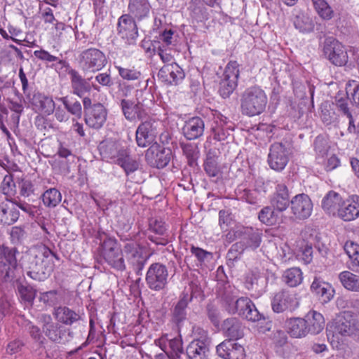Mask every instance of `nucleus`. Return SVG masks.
Here are the masks:
<instances>
[{
  "label": "nucleus",
  "mask_w": 359,
  "mask_h": 359,
  "mask_svg": "<svg viewBox=\"0 0 359 359\" xmlns=\"http://www.w3.org/2000/svg\"><path fill=\"white\" fill-rule=\"evenodd\" d=\"M52 257L57 259V255L50 250H46L41 255L30 257L29 266L27 275L36 280H45L53 271V266H46L43 264L44 258L49 261V258Z\"/></svg>",
  "instance_id": "nucleus-5"
},
{
  "label": "nucleus",
  "mask_w": 359,
  "mask_h": 359,
  "mask_svg": "<svg viewBox=\"0 0 359 359\" xmlns=\"http://www.w3.org/2000/svg\"><path fill=\"white\" fill-rule=\"evenodd\" d=\"M313 205L310 197L305 194H299L291 199V211L298 219L309 218L313 211Z\"/></svg>",
  "instance_id": "nucleus-14"
},
{
  "label": "nucleus",
  "mask_w": 359,
  "mask_h": 359,
  "mask_svg": "<svg viewBox=\"0 0 359 359\" xmlns=\"http://www.w3.org/2000/svg\"><path fill=\"white\" fill-rule=\"evenodd\" d=\"M144 98L140 100L137 97L136 101L128 99L120 100V106L125 118L130 121L136 119L142 120L147 115L146 107L149 103H152L153 95L149 92L140 91Z\"/></svg>",
  "instance_id": "nucleus-3"
},
{
  "label": "nucleus",
  "mask_w": 359,
  "mask_h": 359,
  "mask_svg": "<svg viewBox=\"0 0 359 359\" xmlns=\"http://www.w3.org/2000/svg\"><path fill=\"white\" fill-rule=\"evenodd\" d=\"M339 278L342 285L348 290L359 292V276L344 271L339 273Z\"/></svg>",
  "instance_id": "nucleus-40"
},
{
  "label": "nucleus",
  "mask_w": 359,
  "mask_h": 359,
  "mask_svg": "<svg viewBox=\"0 0 359 359\" xmlns=\"http://www.w3.org/2000/svg\"><path fill=\"white\" fill-rule=\"evenodd\" d=\"M283 280L290 287H297L302 283L303 274L299 268L292 267L284 272Z\"/></svg>",
  "instance_id": "nucleus-44"
},
{
  "label": "nucleus",
  "mask_w": 359,
  "mask_h": 359,
  "mask_svg": "<svg viewBox=\"0 0 359 359\" xmlns=\"http://www.w3.org/2000/svg\"><path fill=\"white\" fill-rule=\"evenodd\" d=\"M135 20L136 19L128 14L122 15L118 20V33L121 38L126 39L129 43H134L138 36Z\"/></svg>",
  "instance_id": "nucleus-16"
},
{
  "label": "nucleus",
  "mask_w": 359,
  "mask_h": 359,
  "mask_svg": "<svg viewBox=\"0 0 359 359\" xmlns=\"http://www.w3.org/2000/svg\"><path fill=\"white\" fill-rule=\"evenodd\" d=\"M314 149L318 157L323 158L328 151V142L326 138L323 136L316 137L314 141Z\"/></svg>",
  "instance_id": "nucleus-61"
},
{
  "label": "nucleus",
  "mask_w": 359,
  "mask_h": 359,
  "mask_svg": "<svg viewBox=\"0 0 359 359\" xmlns=\"http://www.w3.org/2000/svg\"><path fill=\"white\" fill-rule=\"evenodd\" d=\"M16 266H13L6 262H0V276L4 281H9L15 276Z\"/></svg>",
  "instance_id": "nucleus-63"
},
{
  "label": "nucleus",
  "mask_w": 359,
  "mask_h": 359,
  "mask_svg": "<svg viewBox=\"0 0 359 359\" xmlns=\"http://www.w3.org/2000/svg\"><path fill=\"white\" fill-rule=\"evenodd\" d=\"M344 249L350 259V268L353 269L359 267V245L353 241H347Z\"/></svg>",
  "instance_id": "nucleus-47"
},
{
  "label": "nucleus",
  "mask_w": 359,
  "mask_h": 359,
  "mask_svg": "<svg viewBox=\"0 0 359 359\" xmlns=\"http://www.w3.org/2000/svg\"><path fill=\"white\" fill-rule=\"evenodd\" d=\"M205 123L202 118L198 116L187 121L182 128L184 136L189 140H196L203 135Z\"/></svg>",
  "instance_id": "nucleus-27"
},
{
  "label": "nucleus",
  "mask_w": 359,
  "mask_h": 359,
  "mask_svg": "<svg viewBox=\"0 0 359 359\" xmlns=\"http://www.w3.org/2000/svg\"><path fill=\"white\" fill-rule=\"evenodd\" d=\"M120 239L126 242L123 247L124 256L129 263L136 266L137 269L141 271L143 269L147 259L143 256V251L140 245L134 240L129 239L124 235H121Z\"/></svg>",
  "instance_id": "nucleus-10"
},
{
  "label": "nucleus",
  "mask_w": 359,
  "mask_h": 359,
  "mask_svg": "<svg viewBox=\"0 0 359 359\" xmlns=\"http://www.w3.org/2000/svg\"><path fill=\"white\" fill-rule=\"evenodd\" d=\"M239 65L236 61H230L226 66L224 72V78L238 81L239 76Z\"/></svg>",
  "instance_id": "nucleus-60"
},
{
  "label": "nucleus",
  "mask_w": 359,
  "mask_h": 359,
  "mask_svg": "<svg viewBox=\"0 0 359 359\" xmlns=\"http://www.w3.org/2000/svg\"><path fill=\"white\" fill-rule=\"evenodd\" d=\"M19 217V212L14 208H10L7 204L0 205V224L11 225L15 222Z\"/></svg>",
  "instance_id": "nucleus-41"
},
{
  "label": "nucleus",
  "mask_w": 359,
  "mask_h": 359,
  "mask_svg": "<svg viewBox=\"0 0 359 359\" xmlns=\"http://www.w3.org/2000/svg\"><path fill=\"white\" fill-rule=\"evenodd\" d=\"M219 152L216 149H209L203 163L204 170L211 177H217L220 172Z\"/></svg>",
  "instance_id": "nucleus-35"
},
{
  "label": "nucleus",
  "mask_w": 359,
  "mask_h": 359,
  "mask_svg": "<svg viewBox=\"0 0 359 359\" xmlns=\"http://www.w3.org/2000/svg\"><path fill=\"white\" fill-rule=\"evenodd\" d=\"M34 55L39 60L46 63L57 62L63 66L66 64L65 61L60 59L57 56L51 55L49 52L43 49L34 50Z\"/></svg>",
  "instance_id": "nucleus-56"
},
{
  "label": "nucleus",
  "mask_w": 359,
  "mask_h": 359,
  "mask_svg": "<svg viewBox=\"0 0 359 359\" xmlns=\"http://www.w3.org/2000/svg\"><path fill=\"white\" fill-rule=\"evenodd\" d=\"M157 124L155 121L142 122L136 130V142L139 147H147L149 146L157 135Z\"/></svg>",
  "instance_id": "nucleus-15"
},
{
  "label": "nucleus",
  "mask_w": 359,
  "mask_h": 359,
  "mask_svg": "<svg viewBox=\"0 0 359 359\" xmlns=\"http://www.w3.org/2000/svg\"><path fill=\"white\" fill-rule=\"evenodd\" d=\"M245 285L248 290L255 292L257 296L261 295L264 292L266 286L262 278L254 273L246 278Z\"/></svg>",
  "instance_id": "nucleus-42"
},
{
  "label": "nucleus",
  "mask_w": 359,
  "mask_h": 359,
  "mask_svg": "<svg viewBox=\"0 0 359 359\" xmlns=\"http://www.w3.org/2000/svg\"><path fill=\"white\" fill-rule=\"evenodd\" d=\"M294 25L302 33H310L314 29L313 20L306 15H297L294 20Z\"/></svg>",
  "instance_id": "nucleus-46"
},
{
  "label": "nucleus",
  "mask_w": 359,
  "mask_h": 359,
  "mask_svg": "<svg viewBox=\"0 0 359 359\" xmlns=\"http://www.w3.org/2000/svg\"><path fill=\"white\" fill-rule=\"evenodd\" d=\"M79 64L85 73H95L102 70L107 64L105 54L96 48H89L79 55Z\"/></svg>",
  "instance_id": "nucleus-4"
},
{
  "label": "nucleus",
  "mask_w": 359,
  "mask_h": 359,
  "mask_svg": "<svg viewBox=\"0 0 359 359\" xmlns=\"http://www.w3.org/2000/svg\"><path fill=\"white\" fill-rule=\"evenodd\" d=\"M311 290L318 296L323 304L329 302L334 297V290L331 285L316 278L312 283Z\"/></svg>",
  "instance_id": "nucleus-31"
},
{
  "label": "nucleus",
  "mask_w": 359,
  "mask_h": 359,
  "mask_svg": "<svg viewBox=\"0 0 359 359\" xmlns=\"http://www.w3.org/2000/svg\"><path fill=\"white\" fill-rule=\"evenodd\" d=\"M62 200L61 193L55 188H50L42 195V201L48 208L56 207Z\"/></svg>",
  "instance_id": "nucleus-48"
},
{
  "label": "nucleus",
  "mask_w": 359,
  "mask_h": 359,
  "mask_svg": "<svg viewBox=\"0 0 359 359\" xmlns=\"http://www.w3.org/2000/svg\"><path fill=\"white\" fill-rule=\"evenodd\" d=\"M272 207L278 212H283L287 209L291 200H290V193L285 183H278L275 188V191L271 199Z\"/></svg>",
  "instance_id": "nucleus-22"
},
{
  "label": "nucleus",
  "mask_w": 359,
  "mask_h": 359,
  "mask_svg": "<svg viewBox=\"0 0 359 359\" xmlns=\"http://www.w3.org/2000/svg\"><path fill=\"white\" fill-rule=\"evenodd\" d=\"M39 301L47 306H53L59 304L60 298L56 290H50L41 293Z\"/></svg>",
  "instance_id": "nucleus-59"
},
{
  "label": "nucleus",
  "mask_w": 359,
  "mask_h": 359,
  "mask_svg": "<svg viewBox=\"0 0 359 359\" xmlns=\"http://www.w3.org/2000/svg\"><path fill=\"white\" fill-rule=\"evenodd\" d=\"M286 328L290 335L294 338H302L308 334L304 318H292L286 322Z\"/></svg>",
  "instance_id": "nucleus-36"
},
{
  "label": "nucleus",
  "mask_w": 359,
  "mask_h": 359,
  "mask_svg": "<svg viewBox=\"0 0 359 359\" xmlns=\"http://www.w3.org/2000/svg\"><path fill=\"white\" fill-rule=\"evenodd\" d=\"M341 198L340 195L334 191H329L322 201V208L329 214H334L341 206Z\"/></svg>",
  "instance_id": "nucleus-38"
},
{
  "label": "nucleus",
  "mask_w": 359,
  "mask_h": 359,
  "mask_svg": "<svg viewBox=\"0 0 359 359\" xmlns=\"http://www.w3.org/2000/svg\"><path fill=\"white\" fill-rule=\"evenodd\" d=\"M226 117L217 111H210L208 116V124L213 135V138L217 141L224 140L228 136V131L225 128Z\"/></svg>",
  "instance_id": "nucleus-20"
},
{
  "label": "nucleus",
  "mask_w": 359,
  "mask_h": 359,
  "mask_svg": "<svg viewBox=\"0 0 359 359\" xmlns=\"http://www.w3.org/2000/svg\"><path fill=\"white\" fill-rule=\"evenodd\" d=\"M323 54L336 66H344L348 60L347 51L344 45L333 37H327L323 43Z\"/></svg>",
  "instance_id": "nucleus-6"
},
{
  "label": "nucleus",
  "mask_w": 359,
  "mask_h": 359,
  "mask_svg": "<svg viewBox=\"0 0 359 359\" xmlns=\"http://www.w3.org/2000/svg\"><path fill=\"white\" fill-rule=\"evenodd\" d=\"M154 235H148V239L156 245H166L169 241L166 235L168 226L160 217H151L149 219V229Z\"/></svg>",
  "instance_id": "nucleus-18"
},
{
  "label": "nucleus",
  "mask_w": 359,
  "mask_h": 359,
  "mask_svg": "<svg viewBox=\"0 0 359 359\" xmlns=\"http://www.w3.org/2000/svg\"><path fill=\"white\" fill-rule=\"evenodd\" d=\"M346 90V94L351 96L353 102L359 107V84L353 81L347 84Z\"/></svg>",
  "instance_id": "nucleus-64"
},
{
  "label": "nucleus",
  "mask_w": 359,
  "mask_h": 359,
  "mask_svg": "<svg viewBox=\"0 0 359 359\" xmlns=\"http://www.w3.org/2000/svg\"><path fill=\"white\" fill-rule=\"evenodd\" d=\"M318 14L323 20H330L333 16V11L325 0H312Z\"/></svg>",
  "instance_id": "nucleus-52"
},
{
  "label": "nucleus",
  "mask_w": 359,
  "mask_h": 359,
  "mask_svg": "<svg viewBox=\"0 0 359 359\" xmlns=\"http://www.w3.org/2000/svg\"><path fill=\"white\" fill-rule=\"evenodd\" d=\"M38 319L45 336L52 341L60 343L65 333L62 326L58 323L53 322L49 314L43 313Z\"/></svg>",
  "instance_id": "nucleus-13"
},
{
  "label": "nucleus",
  "mask_w": 359,
  "mask_h": 359,
  "mask_svg": "<svg viewBox=\"0 0 359 359\" xmlns=\"http://www.w3.org/2000/svg\"><path fill=\"white\" fill-rule=\"evenodd\" d=\"M158 76L167 85H177L184 78V73L177 63H170L160 69Z\"/></svg>",
  "instance_id": "nucleus-21"
},
{
  "label": "nucleus",
  "mask_w": 359,
  "mask_h": 359,
  "mask_svg": "<svg viewBox=\"0 0 359 359\" xmlns=\"http://www.w3.org/2000/svg\"><path fill=\"white\" fill-rule=\"evenodd\" d=\"M236 195L238 198L250 204H256L258 201V192L255 189L251 190L239 187L236 189Z\"/></svg>",
  "instance_id": "nucleus-53"
},
{
  "label": "nucleus",
  "mask_w": 359,
  "mask_h": 359,
  "mask_svg": "<svg viewBox=\"0 0 359 359\" xmlns=\"http://www.w3.org/2000/svg\"><path fill=\"white\" fill-rule=\"evenodd\" d=\"M304 319L308 334H318L323 330L325 319L320 313L311 310L306 313Z\"/></svg>",
  "instance_id": "nucleus-29"
},
{
  "label": "nucleus",
  "mask_w": 359,
  "mask_h": 359,
  "mask_svg": "<svg viewBox=\"0 0 359 359\" xmlns=\"http://www.w3.org/2000/svg\"><path fill=\"white\" fill-rule=\"evenodd\" d=\"M193 298L192 294H189L188 292L184 291L180 297L178 302L175 305L172 311V320L179 325L187 318L186 309Z\"/></svg>",
  "instance_id": "nucleus-30"
},
{
  "label": "nucleus",
  "mask_w": 359,
  "mask_h": 359,
  "mask_svg": "<svg viewBox=\"0 0 359 359\" xmlns=\"http://www.w3.org/2000/svg\"><path fill=\"white\" fill-rule=\"evenodd\" d=\"M180 145L183 154L188 160V164L191 166L194 165L198 158L199 150L198 147L196 144L191 143H181Z\"/></svg>",
  "instance_id": "nucleus-51"
},
{
  "label": "nucleus",
  "mask_w": 359,
  "mask_h": 359,
  "mask_svg": "<svg viewBox=\"0 0 359 359\" xmlns=\"http://www.w3.org/2000/svg\"><path fill=\"white\" fill-rule=\"evenodd\" d=\"M107 112L103 104L97 103L86 111L85 121L90 128L99 129L106 121Z\"/></svg>",
  "instance_id": "nucleus-23"
},
{
  "label": "nucleus",
  "mask_w": 359,
  "mask_h": 359,
  "mask_svg": "<svg viewBox=\"0 0 359 359\" xmlns=\"http://www.w3.org/2000/svg\"><path fill=\"white\" fill-rule=\"evenodd\" d=\"M217 355L223 359H244V348L232 339H226L216 347Z\"/></svg>",
  "instance_id": "nucleus-17"
},
{
  "label": "nucleus",
  "mask_w": 359,
  "mask_h": 359,
  "mask_svg": "<svg viewBox=\"0 0 359 359\" xmlns=\"http://www.w3.org/2000/svg\"><path fill=\"white\" fill-rule=\"evenodd\" d=\"M299 304L297 294L285 290L276 293L271 301L272 309L276 313L292 311Z\"/></svg>",
  "instance_id": "nucleus-11"
},
{
  "label": "nucleus",
  "mask_w": 359,
  "mask_h": 359,
  "mask_svg": "<svg viewBox=\"0 0 359 359\" xmlns=\"http://www.w3.org/2000/svg\"><path fill=\"white\" fill-rule=\"evenodd\" d=\"M18 290L22 301L32 305L36 296V290L29 285L20 283L18 285Z\"/></svg>",
  "instance_id": "nucleus-54"
},
{
  "label": "nucleus",
  "mask_w": 359,
  "mask_h": 359,
  "mask_svg": "<svg viewBox=\"0 0 359 359\" xmlns=\"http://www.w3.org/2000/svg\"><path fill=\"white\" fill-rule=\"evenodd\" d=\"M228 310L229 313H237L239 316L249 321L256 322L262 319V315L253 302L247 297L238 299L233 306H229Z\"/></svg>",
  "instance_id": "nucleus-12"
},
{
  "label": "nucleus",
  "mask_w": 359,
  "mask_h": 359,
  "mask_svg": "<svg viewBox=\"0 0 359 359\" xmlns=\"http://www.w3.org/2000/svg\"><path fill=\"white\" fill-rule=\"evenodd\" d=\"M118 74L123 79L128 81L138 80L141 77L140 72L135 69L123 68L120 66H116Z\"/></svg>",
  "instance_id": "nucleus-62"
},
{
  "label": "nucleus",
  "mask_w": 359,
  "mask_h": 359,
  "mask_svg": "<svg viewBox=\"0 0 359 359\" xmlns=\"http://www.w3.org/2000/svg\"><path fill=\"white\" fill-rule=\"evenodd\" d=\"M172 151L170 149L150 147L147 150L145 158L147 163L152 167L163 168L170 162Z\"/></svg>",
  "instance_id": "nucleus-19"
},
{
  "label": "nucleus",
  "mask_w": 359,
  "mask_h": 359,
  "mask_svg": "<svg viewBox=\"0 0 359 359\" xmlns=\"http://www.w3.org/2000/svg\"><path fill=\"white\" fill-rule=\"evenodd\" d=\"M25 327L32 339L41 344L44 343L46 339L43 336V332L39 327L34 325L31 321H28Z\"/></svg>",
  "instance_id": "nucleus-58"
},
{
  "label": "nucleus",
  "mask_w": 359,
  "mask_h": 359,
  "mask_svg": "<svg viewBox=\"0 0 359 359\" xmlns=\"http://www.w3.org/2000/svg\"><path fill=\"white\" fill-rule=\"evenodd\" d=\"M245 249V243L244 241L236 242L233 244L229 250L226 258L228 262L238 260Z\"/></svg>",
  "instance_id": "nucleus-55"
},
{
  "label": "nucleus",
  "mask_w": 359,
  "mask_h": 359,
  "mask_svg": "<svg viewBox=\"0 0 359 359\" xmlns=\"http://www.w3.org/2000/svg\"><path fill=\"white\" fill-rule=\"evenodd\" d=\"M198 336L187 347L189 359H208L210 339L208 332L199 327L196 330Z\"/></svg>",
  "instance_id": "nucleus-7"
},
{
  "label": "nucleus",
  "mask_w": 359,
  "mask_h": 359,
  "mask_svg": "<svg viewBox=\"0 0 359 359\" xmlns=\"http://www.w3.org/2000/svg\"><path fill=\"white\" fill-rule=\"evenodd\" d=\"M68 74L70 76L71 86L74 94L81 97L85 93L90 90L89 83L76 70L71 69L68 72Z\"/></svg>",
  "instance_id": "nucleus-33"
},
{
  "label": "nucleus",
  "mask_w": 359,
  "mask_h": 359,
  "mask_svg": "<svg viewBox=\"0 0 359 359\" xmlns=\"http://www.w3.org/2000/svg\"><path fill=\"white\" fill-rule=\"evenodd\" d=\"M267 104L265 92L258 86H251L245 90L241 97L242 113L249 116L262 114Z\"/></svg>",
  "instance_id": "nucleus-1"
},
{
  "label": "nucleus",
  "mask_w": 359,
  "mask_h": 359,
  "mask_svg": "<svg viewBox=\"0 0 359 359\" xmlns=\"http://www.w3.org/2000/svg\"><path fill=\"white\" fill-rule=\"evenodd\" d=\"M222 328L229 339L236 341L243 335L242 325L236 318L226 319L222 324Z\"/></svg>",
  "instance_id": "nucleus-37"
},
{
  "label": "nucleus",
  "mask_w": 359,
  "mask_h": 359,
  "mask_svg": "<svg viewBox=\"0 0 359 359\" xmlns=\"http://www.w3.org/2000/svg\"><path fill=\"white\" fill-rule=\"evenodd\" d=\"M101 244V256L104 262L113 269L123 271L126 269L123 253L118 247L115 238L104 234Z\"/></svg>",
  "instance_id": "nucleus-2"
},
{
  "label": "nucleus",
  "mask_w": 359,
  "mask_h": 359,
  "mask_svg": "<svg viewBox=\"0 0 359 359\" xmlns=\"http://www.w3.org/2000/svg\"><path fill=\"white\" fill-rule=\"evenodd\" d=\"M116 163L124 170L127 175L135 172L139 168V163L130 157L127 149L125 151H122L121 157L118 158Z\"/></svg>",
  "instance_id": "nucleus-43"
},
{
  "label": "nucleus",
  "mask_w": 359,
  "mask_h": 359,
  "mask_svg": "<svg viewBox=\"0 0 359 359\" xmlns=\"http://www.w3.org/2000/svg\"><path fill=\"white\" fill-rule=\"evenodd\" d=\"M237 85L238 81L223 79L219 83V91L220 95L224 98L229 97L237 87Z\"/></svg>",
  "instance_id": "nucleus-57"
},
{
  "label": "nucleus",
  "mask_w": 359,
  "mask_h": 359,
  "mask_svg": "<svg viewBox=\"0 0 359 359\" xmlns=\"http://www.w3.org/2000/svg\"><path fill=\"white\" fill-rule=\"evenodd\" d=\"M1 177H4L0 185L1 192L6 196L7 199L12 198L16 194V185L14 182L13 175L7 174Z\"/></svg>",
  "instance_id": "nucleus-49"
},
{
  "label": "nucleus",
  "mask_w": 359,
  "mask_h": 359,
  "mask_svg": "<svg viewBox=\"0 0 359 359\" xmlns=\"http://www.w3.org/2000/svg\"><path fill=\"white\" fill-rule=\"evenodd\" d=\"M245 248L256 250L262 243V233L259 229L245 228L243 232Z\"/></svg>",
  "instance_id": "nucleus-39"
},
{
  "label": "nucleus",
  "mask_w": 359,
  "mask_h": 359,
  "mask_svg": "<svg viewBox=\"0 0 359 359\" xmlns=\"http://www.w3.org/2000/svg\"><path fill=\"white\" fill-rule=\"evenodd\" d=\"M334 332L343 336L355 334L354 323L345 317H339L334 323Z\"/></svg>",
  "instance_id": "nucleus-45"
},
{
  "label": "nucleus",
  "mask_w": 359,
  "mask_h": 359,
  "mask_svg": "<svg viewBox=\"0 0 359 359\" xmlns=\"http://www.w3.org/2000/svg\"><path fill=\"white\" fill-rule=\"evenodd\" d=\"M151 6L149 0H129L128 15L137 21L143 20L149 16Z\"/></svg>",
  "instance_id": "nucleus-26"
},
{
  "label": "nucleus",
  "mask_w": 359,
  "mask_h": 359,
  "mask_svg": "<svg viewBox=\"0 0 359 359\" xmlns=\"http://www.w3.org/2000/svg\"><path fill=\"white\" fill-rule=\"evenodd\" d=\"M155 344L168 355L178 357L182 353V341L178 337L168 339L167 335L155 340Z\"/></svg>",
  "instance_id": "nucleus-28"
},
{
  "label": "nucleus",
  "mask_w": 359,
  "mask_h": 359,
  "mask_svg": "<svg viewBox=\"0 0 359 359\" xmlns=\"http://www.w3.org/2000/svg\"><path fill=\"white\" fill-rule=\"evenodd\" d=\"M53 315L58 322L66 325H71L81 319L79 313L67 306L55 308Z\"/></svg>",
  "instance_id": "nucleus-34"
},
{
  "label": "nucleus",
  "mask_w": 359,
  "mask_h": 359,
  "mask_svg": "<svg viewBox=\"0 0 359 359\" xmlns=\"http://www.w3.org/2000/svg\"><path fill=\"white\" fill-rule=\"evenodd\" d=\"M167 267L161 263H154L149 267L146 274V283L149 289L154 291L163 290L168 284Z\"/></svg>",
  "instance_id": "nucleus-8"
},
{
  "label": "nucleus",
  "mask_w": 359,
  "mask_h": 359,
  "mask_svg": "<svg viewBox=\"0 0 359 359\" xmlns=\"http://www.w3.org/2000/svg\"><path fill=\"white\" fill-rule=\"evenodd\" d=\"M289 144L283 142H275L270 147L268 155L269 167L278 172L283 170L289 161Z\"/></svg>",
  "instance_id": "nucleus-9"
},
{
  "label": "nucleus",
  "mask_w": 359,
  "mask_h": 359,
  "mask_svg": "<svg viewBox=\"0 0 359 359\" xmlns=\"http://www.w3.org/2000/svg\"><path fill=\"white\" fill-rule=\"evenodd\" d=\"M27 100L36 111L46 115L53 114L55 108L53 100L50 97L39 92L34 93V95H32Z\"/></svg>",
  "instance_id": "nucleus-24"
},
{
  "label": "nucleus",
  "mask_w": 359,
  "mask_h": 359,
  "mask_svg": "<svg viewBox=\"0 0 359 359\" xmlns=\"http://www.w3.org/2000/svg\"><path fill=\"white\" fill-rule=\"evenodd\" d=\"M338 215L344 221H351L359 217V196H353L344 201L338 210Z\"/></svg>",
  "instance_id": "nucleus-25"
},
{
  "label": "nucleus",
  "mask_w": 359,
  "mask_h": 359,
  "mask_svg": "<svg viewBox=\"0 0 359 359\" xmlns=\"http://www.w3.org/2000/svg\"><path fill=\"white\" fill-rule=\"evenodd\" d=\"M126 149L122 147L118 143L114 142H102L100 146V154L103 158L111 160L116 163L118 158L121 157L122 151Z\"/></svg>",
  "instance_id": "nucleus-32"
},
{
  "label": "nucleus",
  "mask_w": 359,
  "mask_h": 359,
  "mask_svg": "<svg viewBox=\"0 0 359 359\" xmlns=\"http://www.w3.org/2000/svg\"><path fill=\"white\" fill-rule=\"evenodd\" d=\"M276 210L271 206H266L259 212V221L269 226L275 224L278 221Z\"/></svg>",
  "instance_id": "nucleus-50"
}]
</instances>
